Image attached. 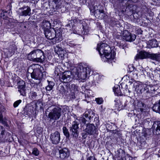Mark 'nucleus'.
Returning <instances> with one entry per match:
<instances>
[{
	"label": "nucleus",
	"instance_id": "c85d7f7f",
	"mask_svg": "<svg viewBox=\"0 0 160 160\" xmlns=\"http://www.w3.org/2000/svg\"><path fill=\"white\" fill-rule=\"evenodd\" d=\"M18 91L19 92L20 94L22 96H25L26 93L25 87H24L23 86H20L19 88H18Z\"/></svg>",
	"mask_w": 160,
	"mask_h": 160
},
{
	"label": "nucleus",
	"instance_id": "c03bdc74",
	"mask_svg": "<svg viewBox=\"0 0 160 160\" xmlns=\"http://www.w3.org/2000/svg\"><path fill=\"white\" fill-rule=\"evenodd\" d=\"M22 102L21 100H19L17 101L13 104V106L14 108H16L18 106L19 104L21 103Z\"/></svg>",
	"mask_w": 160,
	"mask_h": 160
},
{
	"label": "nucleus",
	"instance_id": "423d86ee",
	"mask_svg": "<svg viewBox=\"0 0 160 160\" xmlns=\"http://www.w3.org/2000/svg\"><path fill=\"white\" fill-rule=\"evenodd\" d=\"M79 122L77 121H74L72 122V126L69 128L70 131L72 132V135L73 138L77 139L78 136L79 129L78 125Z\"/></svg>",
	"mask_w": 160,
	"mask_h": 160
},
{
	"label": "nucleus",
	"instance_id": "a878e982",
	"mask_svg": "<svg viewBox=\"0 0 160 160\" xmlns=\"http://www.w3.org/2000/svg\"><path fill=\"white\" fill-rule=\"evenodd\" d=\"M35 50L37 57L43 58V59L44 60L45 56L43 52L39 49H36Z\"/></svg>",
	"mask_w": 160,
	"mask_h": 160
},
{
	"label": "nucleus",
	"instance_id": "f8f14e48",
	"mask_svg": "<svg viewBox=\"0 0 160 160\" xmlns=\"http://www.w3.org/2000/svg\"><path fill=\"white\" fill-rule=\"evenodd\" d=\"M97 131V129L92 124H87L86 128L85 129V132L89 135L94 134Z\"/></svg>",
	"mask_w": 160,
	"mask_h": 160
},
{
	"label": "nucleus",
	"instance_id": "a19ab883",
	"mask_svg": "<svg viewBox=\"0 0 160 160\" xmlns=\"http://www.w3.org/2000/svg\"><path fill=\"white\" fill-rule=\"evenodd\" d=\"M152 75H155L153 77V78H154L156 80H160V78L159 77V73L157 72V71H155L154 74H152Z\"/></svg>",
	"mask_w": 160,
	"mask_h": 160
},
{
	"label": "nucleus",
	"instance_id": "e433bc0d",
	"mask_svg": "<svg viewBox=\"0 0 160 160\" xmlns=\"http://www.w3.org/2000/svg\"><path fill=\"white\" fill-rule=\"evenodd\" d=\"M5 131V128L2 126H0V138L3 137Z\"/></svg>",
	"mask_w": 160,
	"mask_h": 160
},
{
	"label": "nucleus",
	"instance_id": "aec40b11",
	"mask_svg": "<svg viewBox=\"0 0 160 160\" xmlns=\"http://www.w3.org/2000/svg\"><path fill=\"white\" fill-rule=\"evenodd\" d=\"M4 54L6 57L8 58L12 56L14 52V49L10 47L9 48H5L4 49Z\"/></svg>",
	"mask_w": 160,
	"mask_h": 160
},
{
	"label": "nucleus",
	"instance_id": "dca6fc26",
	"mask_svg": "<svg viewBox=\"0 0 160 160\" xmlns=\"http://www.w3.org/2000/svg\"><path fill=\"white\" fill-rule=\"evenodd\" d=\"M59 157L62 159H64L68 157L70 154L68 149L66 148L59 150Z\"/></svg>",
	"mask_w": 160,
	"mask_h": 160
},
{
	"label": "nucleus",
	"instance_id": "0eeeda50",
	"mask_svg": "<svg viewBox=\"0 0 160 160\" xmlns=\"http://www.w3.org/2000/svg\"><path fill=\"white\" fill-rule=\"evenodd\" d=\"M91 69L88 68V71L81 72L80 73L73 72L72 76L75 79H82L84 80L87 76L88 74H90Z\"/></svg>",
	"mask_w": 160,
	"mask_h": 160
},
{
	"label": "nucleus",
	"instance_id": "f257e3e1",
	"mask_svg": "<svg viewBox=\"0 0 160 160\" xmlns=\"http://www.w3.org/2000/svg\"><path fill=\"white\" fill-rule=\"evenodd\" d=\"M97 49L104 62L112 63L115 62L114 52L111 50V48L106 43H101L98 44Z\"/></svg>",
	"mask_w": 160,
	"mask_h": 160
},
{
	"label": "nucleus",
	"instance_id": "9d476101",
	"mask_svg": "<svg viewBox=\"0 0 160 160\" xmlns=\"http://www.w3.org/2000/svg\"><path fill=\"white\" fill-rule=\"evenodd\" d=\"M50 139L52 144L56 145L58 144L60 140V133L56 131L51 133L50 136Z\"/></svg>",
	"mask_w": 160,
	"mask_h": 160
},
{
	"label": "nucleus",
	"instance_id": "bb28decb",
	"mask_svg": "<svg viewBox=\"0 0 160 160\" xmlns=\"http://www.w3.org/2000/svg\"><path fill=\"white\" fill-rule=\"evenodd\" d=\"M48 85L45 88L48 91H50L53 88V86L55 85V83L52 81H50L48 80Z\"/></svg>",
	"mask_w": 160,
	"mask_h": 160
},
{
	"label": "nucleus",
	"instance_id": "4be33fe9",
	"mask_svg": "<svg viewBox=\"0 0 160 160\" xmlns=\"http://www.w3.org/2000/svg\"><path fill=\"white\" fill-rule=\"evenodd\" d=\"M69 5L67 2H64L59 9H60V11L62 12H64L68 10Z\"/></svg>",
	"mask_w": 160,
	"mask_h": 160
},
{
	"label": "nucleus",
	"instance_id": "37998d69",
	"mask_svg": "<svg viewBox=\"0 0 160 160\" xmlns=\"http://www.w3.org/2000/svg\"><path fill=\"white\" fill-rule=\"evenodd\" d=\"M0 122L2 123L3 124H5L6 123V122L3 120L2 114L1 112H0Z\"/></svg>",
	"mask_w": 160,
	"mask_h": 160
},
{
	"label": "nucleus",
	"instance_id": "c9c22d12",
	"mask_svg": "<svg viewBox=\"0 0 160 160\" xmlns=\"http://www.w3.org/2000/svg\"><path fill=\"white\" fill-rule=\"evenodd\" d=\"M131 68H132L131 69H132V70H130V71L131 72H132V73L133 72L134 73L135 72V74H133V76H132V78H133V79H136L137 78L138 75H137V74L136 73V70L134 68H133V67H132V66L131 67Z\"/></svg>",
	"mask_w": 160,
	"mask_h": 160
},
{
	"label": "nucleus",
	"instance_id": "7ed1b4c3",
	"mask_svg": "<svg viewBox=\"0 0 160 160\" xmlns=\"http://www.w3.org/2000/svg\"><path fill=\"white\" fill-rule=\"evenodd\" d=\"M129 86L131 88L134 87V90L136 91L138 93L143 94L150 92L149 86L146 84H138V83L133 81L129 82Z\"/></svg>",
	"mask_w": 160,
	"mask_h": 160
},
{
	"label": "nucleus",
	"instance_id": "58836bf2",
	"mask_svg": "<svg viewBox=\"0 0 160 160\" xmlns=\"http://www.w3.org/2000/svg\"><path fill=\"white\" fill-rule=\"evenodd\" d=\"M39 153V152L36 148H34L32 149V154L35 156H38Z\"/></svg>",
	"mask_w": 160,
	"mask_h": 160
},
{
	"label": "nucleus",
	"instance_id": "72a5a7b5",
	"mask_svg": "<svg viewBox=\"0 0 160 160\" xmlns=\"http://www.w3.org/2000/svg\"><path fill=\"white\" fill-rule=\"evenodd\" d=\"M92 114L93 112H92L91 110L90 111H86L84 115V118L87 119V118H88L90 119V120L91 118H92L91 115V113Z\"/></svg>",
	"mask_w": 160,
	"mask_h": 160
},
{
	"label": "nucleus",
	"instance_id": "f03ea898",
	"mask_svg": "<svg viewBox=\"0 0 160 160\" xmlns=\"http://www.w3.org/2000/svg\"><path fill=\"white\" fill-rule=\"evenodd\" d=\"M43 70V68L39 65L33 64L28 68V72L30 73L32 78L41 80L46 77V72L44 71L42 72Z\"/></svg>",
	"mask_w": 160,
	"mask_h": 160
},
{
	"label": "nucleus",
	"instance_id": "4d7b16f0",
	"mask_svg": "<svg viewBox=\"0 0 160 160\" xmlns=\"http://www.w3.org/2000/svg\"><path fill=\"white\" fill-rule=\"evenodd\" d=\"M160 72V73H159V77L160 78V72Z\"/></svg>",
	"mask_w": 160,
	"mask_h": 160
},
{
	"label": "nucleus",
	"instance_id": "de8ad7c7",
	"mask_svg": "<svg viewBox=\"0 0 160 160\" xmlns=\"http://www.w3.org/2000/svg\"><path fill=\"white\" fill-rule=\"evenodd\" d=\"M142 32V31L141 29H138L137 30V33L138 34H141Z\"/></svg>",
	"mask_w": 160,
	"mask_h": 160
},
{
	"label": "nucleus",
	"instance_id": "6e6d98bb",
	"mask_svg": "<svg viewBox=\"0 0 160 160\" xmlns=\"http://www.w3.org/2000/svg\"><path fill=\"white\" fill-rule=\"evenodd\" d=\"M94 2H95H95H93V3ZM96 4H97L98 5H99L98 4H97V3H96Z\"/></svg>",
	"mask_w": 160,
	"mask_h": 160
},
{
	"label": "nucleus",
	"instance_id": "b1692460",
	"mask_svg": "<svg viewBox=\"0 0 160 160\" xmlns=\"http://www.w3.org/2000/svg\"><path fill=\"white\" fill-rule=\"evenodd\" d=\"M36 57H37V56L35 49L31 52L28 54V59L31 61L33 60Z\"/></svg>",
	"mask_w": 160,
	"mask_h": 160
},
{
	"label": "nucleus",
	"instance_id": "ddd939ff",
	"mask_svg": "<svg viewBox=\"0 0 160 160\" xmlns=\"http://www.w3.org/2000/svg\"><path fill=\"white\" fill-rule=\"evenodd\" d=\"M78 22L80 24H81L82 27V29L83 30L85 29V28L87 26V24L83 20H76L75 19H74L73 20H71L70 21L68 22V24L66 25V26L67 27H69L70 29L72 28L73 27V26L74 25V22Z\"/></svg>",
	"mask_w": 160,
	"mask_h": 160
},
{
	"label": "nucleus",
	"instance_id": "49530a36",
	"mask_svg": "<svg viewBox=\"0 0 160 160\" xmlns=\"http://www.w3.org/2000/svg\"><path fill=\"white\" fill-rule=\"evenodd\" d=\"M140 146L142 148H144L145 147L147 146V144L145 142H141V143Z\"/></svg>",
	"mask_w": 160,
	"mask_h": 160
},
{
	"label": "nucleus",
	"instance_id": "f3484780",
	"mask_svg": "<svg viewBox=\"0 0 160 160\" xmlns=\"http://www.w3.org/2000/svg\"><path fill=\"white\" fill-rule=\"evenodd\" d=\"M88 68H90L88 66L85 65H83L82 63L78 64L75 71H73V72L80 73L81 72L88 71Z\"/></svg>",
	"mask_w": 160,
	"mask_h": 160
},
{
	"label": "nucleus",
	"instance_id": "5fc2aeb1",
	"mask_svg": "<svg viewBox=\"0 0 160 160\" xmlns=\"http://www.w3.org/2000/svg\"><path fill=\"white\" fill-rule=\"evenodd\" d=\"M81 34H83V35H84V34H85V32H81Z\"/></svg>",
	"mask_w": 160,
	"mask_h": 160
},
{
	"label": "nucleus",
	"instance_id": "4c0bfd02",
	"mask_svg": "<svg viewBox=\"0 0 160 160\" xmlns=\"http://www.w3.org/2000/svg\"><path fill=\"white\" fill-rule=\"evenodd\" d=\"M44 60L43 59V58H40L39 57H36L35 59L32 61L34 62H42L44 61Z\"/></svg>",
	"mask_w": 160,
	"mask_h": 160
},
{
	"label": "nucleus",
	"instance_id": "6e6552de",
	"mask_svg": "<svg viewBox=\"0 0 160 160\" xmlns=\"http://www.w3.org/2000/svg\"><path fill=\"white\" fill-rule=\"evenodd\" d=\"M121 37L123 40L130 42L134 41L136 38V36L135 34H131L127 30L123 32Z\"/></svg>",
	"mask_w": 160,
	"mask_h": 160
},
{
	"label": "nucleus",
	"instance_id": "cd10ccee",
	"mask_svg": "<svg viewBox=\"0 0 160 160\" xmlns=\"http://www.w3.org/2000/svg\"><path fill=\"white\" fill-rule=\"evenodd\" d=\"M53 2L54 4L53 7H55L56 9H59L62 4L61 0H53Z\"/></svg>",
	"mask_w": 160,
	"mask_h": 160
},
{
	"label": "nucleus",
	"instance_id": "8fccbe9b",
	"mask_svg": "<svg viewBox=\"0 0 160 160\" xmlns=\"http://www.w3.org/2000/svg\"><path fill=\"white\" fill-rule=\"evenodd\" d=\"M68 110V108L67 107H65L63 108L62 111L63 112H66V111L67 110Z\"/></svg>",
	"mask_w": 160,
	"mask_h": 160
},
{
	"label": "nucleus",
	"instance_id": "412c9836",
	"mask_svg": "<svg viewBox=\"0 0 160 160\" xmlns=\"http://www.w3.org/2000/svg\"><path fill=\"white\" fill-rule=\"evenodd\" d=\"M148 58L153 60L157 61L160 60V53H149Z\"/></svg>",
	"mask_w": 160,
	"mask_h": 160
},
{
	"label": "nucleus",
	"instance_id": "a18cd8bd",
	"mask_svg": "<svg viewBox=\"0 0 160 160\" xmlns=\"http://www.w3.org/2000/svg\"><path fill=\"white\" fill-rule=\"evenodd\" d=\"M25 82L23 80L20 81L18 82V87L19 88L20 86H23L24 87H25Z\"/></svg>",
	"mask_w": 160,
	"mask_h": 160
},
{
	"label": "nucleus",
	"instance_id": "3c124183",
	"mask_svg": "<svg viewBox=\"0 0 160 160\" xmlns=\"http://www.w3.org/2000/svg\"><path fill=\"white\" fill-rule=\"evenodd\" d=\"M37 96V93L35 92H33L32 93V98L35 97Z\"/></svg>",
	"mask_w": 160,
	"mask_h": 160
},
{
	"label": "nucleus",
	"instance_id": "9b49d317",
	"mask_svg": "<svg viewBox=\"0 0 160 160\" xmlns=\"http://www.w3.org/2000/svg\"><path fill=\"white\" fill-rule=\"evenodd\" d=\"M73 73V72H71L69 71L64 72L62 75L60 80L64 82H67L69 81L72 78H74L72 76Z\"/></svg>",
	"mask_w": 160,
	"mask_h": 160
},
{
	"label": "nucleus",
	"instance_id": "393cba45",
	"mask_svg": "<svg viewBox=\"0 0 160 160\" xmlns=\"http://www.w3.org/2000/svg\"><path fill=\"white\" fill-rule=\"evenodd\" d=\"M126 89L124 90L123 93H124V95L127 96L128 95V94L130 93L131 92L130 90L132 89L133 90L134 89V87H132L131 88L129 86V83H128V86L127 85H126Z\"/></svg>",
	"mask_w": 160,
	"mask_h": 160
},
{
	"label": "nucleus",
	"instance_id": "6ab92c4d",
	"mask_svg": "<svg viewBox=\"0 0 160 160\" xmlns=\"http://www.w3.org/2000/svg\"><path fill=\"white\" fill-rule=\"evenodd\" d=\"M158 43L155 39L149 40L147 44L148 47L149 48L157 47L158 46Z\"/></svg>",
	"mask_w": 160,
	"mask_h": 160
},
{
	"label": "nucleus",
	"instance_id": "f704fd0d",
	"mask_svg": "<svg viewBox=\"0 0 160 160\" xmlns=\"http://www.w3.org/2000/svg\"><path fill=\"white\" fill-rule=\"evenodd\" d=\"M80 121L81 122H82L83 124H85L86 122H90V119L88 118H87V119L84 117H81L80 119Z\"/></svg>",
	"mask_w": 160,
	"mask_h": 160
},
{
	"label": "nucleus",
	"instance_id": "1a4fd4ad",
	"mask_svg": "<svg viewBox=\"0 0 160 160\" xmlns=\"http://www.w3.org/2000/svg\"><path fill=\"white\" fill-rule=\"evenodd\" d=\"M31 9L28 6H24L18 9V14L20 16H30Z\"/></svg>",
	"mask_w": 160,
	"mask_h": 160
},
{
	"label": "nucleus",
	"instance_id": "09e8293b",
	"mask_svg": "<svg viewBox=\"0 0 160 160\" xmlns=\"http://www.w3.org/2000/svg\"><path fill=\"white\" fill-rule=\"evenodd\" d=\"M87 160H96L94 158V157H89L88 159Z\"/></svg>",
	"mask_w": 160,
	"mask_h": 160
},
{
	"label": "nucleus",
	"instance_id": "c756f323",
	"mask_svg": "<svg viewBox=\"0 0 160 160\" xmlns=\"http://www.w3.org/2000/svg\"><path fill=\"white\" fill-rule=\"evenodd\" d=\"M7 12L4 10H0V17L3 19H6L8 17Z\"/></svg>",
	"mask_w": 160,
	"mask_h": 160
},
{
	"label": "nucleus",
	"instance_id": "20e7f679",
	"mask_svg": "<svg viewBox=\"0 0 160 160\" xmlns=\"http://www.w3.org/2000/svg\"><path fill=\"white\" fill-rule=\"evenodd\" d=\"M89 8L90 12L94 13L95 17L101 19L103 18L104 16V11L100 8L99 5L96 4L95 2H91L89 3Z\"/></svg>",
	"mask_w": 160,
	"mask_h": 160
},
{
	"label": "nucleus",
	"instance_id": "473e14b6",
	"mask_svg": "<svg viewBox=\"0 0 160 160\" xmlns=\"http://www.w3.org/2000/svg\"><path fill=\"white\" fill-rule=\"evenodd\" d=\"M62 131L66 137L68 138L69 137L70 134L68 129L65 127H63L62 128Z\"/></svg>",
	"mask_w": 160,
	"mask_h": 160
},
{
	"label": "nucleus",
	"instance_id": "a211bd4d",
	"mask_svg": "<svg viewBox=\"0 0 160 160\" xmlns=\"http://www.w3.org/2000/svg\"><path fill=\"white\" fill-rule=\"evenodd\" d=\"M152 128L156 130V133L157 134H160V121H155Z\"/></svg>",
	"mask_w": 160,
	"mask_h": 160
},
{
	"label": "nucleus",
	"instance_id": "5701e85b",
	"mask_svg": "<svg viewBox=\"0 0 160 160\" xmlns=\"http://www.w3.org/2000/svg\"><path fill=\"white\" fill-rule=\"evenodd\" d=\"M113 91L115 94L117 96H121L122 95V92L120 89V86L117 85L113 88Z\"/></svg>",
	"mask_w": 160,
	"mask_h": 160
},
{
	"label": "nucleus",
	"instance_id": "39448f33",
	"mask_svg": "<svg viewBox=\"0 0 160 160\" xmlns=\"http://www.w3.org/2000/svg\"><path fill=\"white\" fill-rule=\"evenodd\" d=\"M61 113V108L58 107L54 108L49 113L48 117L50 121H55L60 118Z\"/></svg>",
	"mask_w": 160,
	"mask_h": 160
},
{
	"label": "nucleus",
	"instance_id": "4468645a",
	"mask_svg": "<svg viewBox=\"0 0 160 160\" xmlns=\"http://www.w3.org/2000/svg\"><path fill=\"white\" fill-rule=\"evenodd\" d=\"M56 32L53 29L51 31L49 29L44 30V34L46 38L49 40L53 39L56 36Z\"/></svg>",
	"mask_w": 160,
	"mask_h": 160
},
{
	"label": "nucleus",
	"instance_id": "13d9d810",
	"mask_svg": "<svg viewBox=\"0 0 160 160\" xmlns=\"http://www.w3.org/2000/svg\"><path fill=\"white\" fill-rule=\"evenodd\" d=\"M1 106H2V105H1V104L0 103V107Z\"/></svg>",
	"mask_w": 160,
	"mask_h": 160
},
{
	"label": "nucleus",
	"instance_id": "2eb2a0df",
	"mask_svg": "<svg viewBox=\"0 0 160 160\" xmlns=\"http://www.w3.org/2000/svg\"><path fill=\"white\" fill-rule=\"evenodd\" d=\"M149 53L144 51L140 52L137 54L135 57V59L136 60H138L139 59H144L149 58Z\"/></svg>",
	"mask_w": 160,
	"mask_h": 160
},
{
	"label": "nucleus",
	"instance_id": "7c9ffc66",
	"mask_svg": "<svg viewBox=\"0 0 160 160\" xmlns=\"http://www.w3.org/2000/svg\"><path fill=\"white\" fill-rule=\"evenodd\" d=\"M43 26L44 28V30L45 29H49L51 27V23L48 21H46L43 22Z\"/></svg>",
	"mask_w": 160,
	"mask_h": 160
},
{
	"label": "nucleus",
	"instance_id": "603ef678",
	"mask_svg": "<svg viewBox=\"0 0 160 160\" xmlns=\"http://www.w3.org/2000/svg\"><path fill=\"white\" fill-rule=\"evenodd\" d=\"M82 137H83L84 138H86V137H87V134L86 133H82Z\"/></svg>",
	"mask_w": 160,
	"mask_h": 160
},
{
	"label": "nucleus",
	"instance_id": "79ce46f5",
	"mask_svg": "<svg viewBox=\"0 0 160 160\" xmlns=\"http://www.w3.org/2000/svg\"><path fill=\"white\" fill-rule=\"evenodd\" d=\"M55 52H56V53L57 54H61L60 52H62L63 51V50L62 48H59L58 47H57L55 49Z\"/></svg>",
	"mask_w": 160,
	"mask_h": 160
},
{
	"label": "nucleus",
	"instance_id": "864d4df0",
	"mask_svg": "<svg viewBox=\"0 0 160 160\" xmlns=\"http://www.w3.org/2000/svg\"><path fill=\"white\" fill-rule=\"evenodd\" d=\"M69 45L71 47H73L74 46H75V45L74 44H73L71 43H69Z\"/></svg>",
	"mask_w": 160,
	"mask_h": 160
},
{
	"label": "nucleus",
	"instance_id": "2f4dec72",
	"mask_svg": "<svg viewBox=\"0 0 160 160\" xmlns=\"http://www.w3.org/2000/svg\"><path fill=\"white\" fill-rule=\"evenodd\" d=\"M144 104L142 102L139 101L138 102L137 105V108L139 109L141 111H143V108L144 107Z\"/></svg>",
	"mask_w": 160,
	"mask_h": 160
},
{
	"label": "nucleus",
	"instance_id": "ea45409f",
	"mask_svg": "<svg viewBox=\"0 0 160 160\" xmlns=\"http://www.w3.org/2000/svg\"><path fill=\"white\" fill-rule=\"evenodd\" d=\"M95 101L98 104H102L103 102V99L101 98H96Z\"/></svg>",
	"mask_w": 160,
	"mask_h": 160
}]
</instances>
